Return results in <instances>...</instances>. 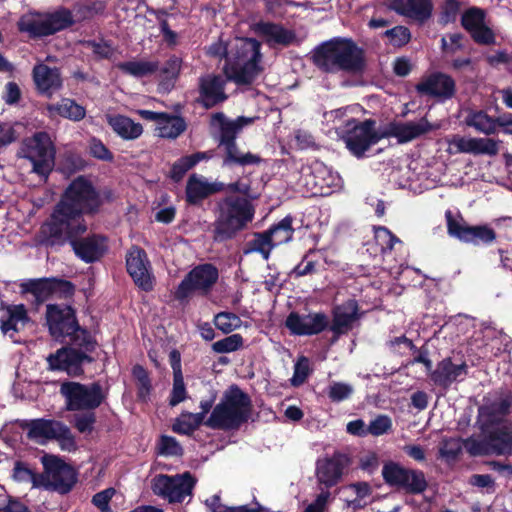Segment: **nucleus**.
Segmentation results:
<instances>
[{
	"mask_svg": "<svg viewBox=\"0 0 512 512\" xmlns=\"http://www.w3.org/2000/svg\"><path fill=\"white\" fill-rule=\"evenodd\" d=\"M102 204L100 194L83 176L66 188L50 218L39 231V241L46 246H62L68 239L84 234L87 225L83 214L96 212Z\"/></svg>",
	"mask_w": 512,
	"mask_h": 512,
	"instance_id": "1",
	"label": "nucleus"
},
{
	"mask_svg": "<svg viewBox=\"0 0 512 512\" xmlns=\"http://www.w3.org/2000/svg\"><path fill=\"white\" fill-rule=\"evenodd\" d=\"M206 53L215 58H226L224 73L228 80L236 84H250L262 72L261 43L254 38H236L228 51L221 40L213 42Z\"/></svg>",
	"mask_w": 512,
	"mask_h": 512,
	"instance_id": "2",
	"label": "nucleus"
},
{
	"mask_svg": "<svg viewBox=\"0 0 512 512\" xmlns=\"http://www.w3.org/2000/svg\"><path fill=\"white\" fill-rule=\"evenodd\" d=\"M313 59L315 65L326 72L358 74L365 66L362 49L347 38H334L321 44L316 48Z\"/></svg>",
	"mask_w": 512,
	"mask_h": 512,
	"instance_id": "3",
	"label": "nucleus"
},
{
	"mask_svg": "<svg viewBox=\"0 0 512 512\" xmlns=\"http://www.w3.org/2000/svg\"><path fill=\"white\" fill-rule=\"evenodd\" d=\"M250 414V397L238 386L232 385L223 393L205 425L212 429L235 430L249 419Z\"/></svg>",
	"mask_w": 512,
	"mask_h": 512,
	"instance_id": "4",
	"label": "nucleus"
},
{
	"mask_svg": "<svg viewBox=\"0 0 512 512\" xmlns=\"http://www.w3.org/2000/svg\"><path fill=\"white\" fill-rule=\"evenodd\" d=\"M252 203L243 197L229 196L218 203V215L214 222V239L223 241L232 238L254 217Z\"/></svg>",
	"mask_w": 512,
	"mask_h": 512,
	"instance_id": "5",
	"label": "nucleus"
},
{
	"mask_svg": "<svg viewBox=\"0 0 512 512\" xmlns=\"http://www.w3.org/2000/svg\"><path fill=\"white\" fill-rule=\"evenodd\" d=\"M74 23L73 15L66 8H58L50 13H28L23 15L18 26L30 37L41 38L64 30Z\"/></svg>",
	"mask_w": 512,
	"mask_h": 512,
	"instance_id": "6",
	"label": "nucleus"
},
{
	"mask_svg": "<svg viewBox=\"0 0 512 512\" xmlns=\"http://www.w3.org/2000/svg\"><path fill=\"white\" fill-rule=\"evenodd\" d=\"M375 124L373 120L359 122L347 118L343 125H336V132L344 140L347 149L360 158L382 138L375 130Z\"/></svg>",
	"mask_w": 512,
	"mask_h": 512,
	"instance_id": "7",
	"label": "nucleus"
},
{
	"mask_svg": "<svg viewBox=\"0 0 512 512\" xmlns=\"http://www.w3.org/2000/svg\"><path fill=\"white\" fill-rule=\"evenodd\" d=\"M483 438L470 437L464 447L473 456L494 454L512 455V423H504L498 428L482 432Z\"/></svg>",
	"mask_w": 512,
	"mask_h": 512,
	"instance_id": "8",
	"label": "nucleus"
},
{
	"mask_svg": "<svg viewBox=\"0 0 512 512\" xmlns=\"http://www.w3.org/2000/svg\"><path fill=\"white\" fill-rule=\"evenodd\" d=\"M60 394L65 400L67 411L95 410L105 399L99 383L85 385L74 381H65L60 385Z\"/></svg>",
	"mask_w": 512,
	"mask_h": 512,
	"instance_id": "9",
	"label": "nucleus"
},
{
	"mask_svg": "<svg viewBox=\"0 0 512 512\" xmlns=\"http://www.w3.org/2000/svg\"><path fill=\"white\" fill-rule=\"evenodd\" d=\"M197 479L190 473L156 475L151 482L153 493L169 503H182L193 495Z\"/></svg>",
	"mask_w": 512,
	"mask_h": 512,
	"instance_id": "10",
	"label": "nucleus"
},
{
	"mask_svg": "<svg viewBox=\"0 0 512 512\" xmlns=\"http://www.w3.org/2000/svg\"><path fill=\"white\" fill-rule=\"evenodd\" d=\"M301 183L312 196H328L342 187L339 174L320 161L302 170Z\"/></svg>",
	"mask_w": 512,
	"mask_h": 512,
	"instance_id": "11",
	"label": "nucleus"
},
{
	"mask_svg": "<svg viewBox=\"0 0 512 512\" xmlns=\"http://www.w3.org/2000/svg\"><path fill=\"white\" fill-rule=\"evenodd\" d=\"M41 463L44 467L41 488L57 491L61 494H66L72 489L77 477L75 470L70 465L59 457L49 454L41 457Z\"/></svg>",
	"mask_w": 512,
	"mask_h": 512,
	"instance_id": "12",
	"label": "nucleus"
},
{
	"mask_svg": "<svg viewBox=\"0 0 512 512\" xmlns=\"http://www.w3.org/2000/svg\"><path fill=\"white\" fill-rule=\"evenodd\" d=\"M46 319L49 331L53 337L71 336L80 332L83 335L85 350L90 351L93 349L94 343L89 335L79 328L74 310L70 306L48 305Z\"/></svg>",
	"mask_w": 512,
	"mask_h": 512,
	"instance_id": "13",
	"label": "nucleus"
},
{
	"mask_svg": "<svg viewBox=\"0 0 512 512\" xmlns=\"http://www.w3.org/2000/svg\"><path fill=\"white\" fill-rule=\"evenodd\" d=\"M26 158L32 164V171L47 178L54 167L55 149L46 132H38L26 142Z\"/></svg>",
	"mask_w": 512,
	"mask_h": 512,
	"instance_id": "14",
	"label": "nucleus"
},
{
	"mask_svg": "<svg viewBox=\"0 0 512 512\" xmlns=\"http://www.w3.org/2000/svg\"><path fill=\"white\" fill-rule=\"evenodd\" d=\"M445 217L448 234L462 242L489 245L496 239L495 231L487 225L468 226L461 216H454L450 210L446 211Z\"/></svg>",
	"mask_w": 512,
	"mask_h": 512,
	"instance_id": "15",
	"label": "nucleus"
},
{
	"mask_svg": "<svg viewBox=\"0 0 512 512\" xmlns=\"http://www.w3.org/2000/svg\"><path fill=\"white\" fill-rule=\"evenodd\" d=\"M218 277V270L212 264L194 267L179 284L176 290L177 299L184 300L193 292L207 294L217 282Z\"/></svg>",
	"mask_w": 512,
	"mask_h": 512,
	"instance_id": "16",
	"label": "nucleus"
},
{
	"mask_svg": "<svg viewBox=\"0 0 512 512\" xmlns=\"http://www.w3.org/2000/svg\"><path fill=\"white\" fill-rule=\"evenodd\" d=\"M511 404V394L505 393L494 401L481 406L477 417V423L481 432L498 428L504 423H512L506 419L510 412Z\"/></svg>",
	"mask_w": 512,
	"mask_h": 512,
	"instance_id": "17",
	"label": "nucleus"
},
{
	"mask_svg": "<svg viewBox=\"0 0 512 512\" xmlns=\"http://www.w3.org/2000/svg\"><path fill=\"white\" fill-rule=\"evenodd\" d=\"M421 96H429L441 101L450 99L456 91L453 78L442 72H433L423 76L415 86Z\"/></svg>",
	"mask_w": 512,
	"mask_h": 512,
	"instance_id": "18",
	"label": "nucleus"
},
{
	"mask_svg": "<svg viewBox=\"0 0 512 512\" xmlns=\"http://www.w3.org/2000/svg\"><path fill=\"white\" fill-rule=\"evenodd\" d=\"M127 271L135 284L145 291L153 288L151 264L144 250L132 247L126 256Z\"/></svg>",
	"mask_w": 512,
	"mask_h": 512,
	"instance_id": "19",
	"label": "nucleus"
},
{
	"mask_svg": "<svg viewBox=\"0 0 512 512\" xmlns=\"http://www.w3.org/2000/svg\"><path fill=\"white\" fill-rule=\"evenodd\" d=\"M485 19L486 13L483 9L471 7L462 14L461 24L475 42L490 45L495 42V35L487 26Z\"/></svg>",
	"mask_w": 512,
	"mask_h": 512,
	"instance_id": "20",
	"label": "nucleus"
},
{
	"mask_svg": "<svg viewBox=\"0 0 512 512\" xmlns=\"http://www.w3.org/2000/svg\"><path fill=\"white\" fill-rule=\"evenodd\" d=\"M439 128L440 124L430 123L423 117L417 121L391 123L386 135L396 138L399 143H407Z\"/></svg>",
	"mask_w": 512,
	"mask_h": 512,
	"instance_id": "21",
	"label": "nucleus"
},
{
	"mask_svg": "<svg viewBox=\"0 0 512 512\" xmlns=\"http://www.w3.org/2000/svg\"><path fill=\"white\" fill-rule=\"evenodd\" d=\"M85 361L90 362L91 358L74 348H61L47 357L50 369L65 371L69 375L81 374V366Z\"/></svg>",
	"mask_w": 512,
	"mask_h": 512,
	"instance_id": "22",
	"label": "nucleus"
},
{
	"mask_svg": "<svg viewBox=\"0 0 512 512\" xmlns=\"http://www.w3.org/2000/svg\"><path fill=\"white\" fill-rule=\"evenodd\" d=\"M328 317L324 313L301 315L292 312L286 319V327L294 335H314L322 332L328 326Z\"/></svg>",
	"mask_w": 512,
	"mask_h": 512,
	"instance_id": "23",
	"label": "nucleus"
},
{
	"mask_svg": "<svg viewBox=\"0 0 512 512\" xmlns=\"http://www.w3.org/2000/svg\"><path fill=\"white\" fill-rule=\"evenodd\" d=\"M252 29L270 47H287L297 40L293 30L273 22L259 21L253 24Z\"/></svg>",
	"mask_w": 512,
	"mask_h": 512,
	"instance_id": "24",
	"label": "nucleus"
},
{
	"mask_svg": "<svg viewBox=\"0 0 512 512\" xmlns=\"http://www.w3.org/2000/svg\"><path fill=\"white\" fill-rule=\"evenodd\" d=\"M21 287L24 292L33 294L38 301H44L57 293L70 295L74 290L70 282L56 278L30 279L22 283Z\"/></svg>",
	"mask_w": 512,
	"mask_h": 512,
	"instance_id": "25",
	"label": "nucleus"
},
{
	"mask_svg": "<svg viewBox=\"0 0 512 512\" xmlns=\"http://www.w3.org/2000/svg\"><path fill=\"white\" fill-rule=\"evenodd\" d=\"M226 81L219 75L207 74L199 78V101L211 108L227 99L224 91Z\"/></svg>",
	"mask_w": 512,
	"mask_h": 512,
	"instance_id": "26",
	"label": "nucleus"
},
{
	"mask_svg": "<svg viewBox=\"0 0 512 512\" xmlns=\"http://www.w3.org/2000/svg\"><path fill=\"white\" fill-rule=\"evenodd\" d=\"M347 458L341 454L319 459L316 463V477L320 484L330 488L336 485L343 474Z\"/></svg>",
	"mask_w": 512,
	"mask_h": 512,
	"instance_id": "27",
	"label": "nucleus"
},
{
	"mask_svg": "<svg viewBox=\"0 0 512 512\" xmlns=\"http://www.w3.org/2000/svg\"><path fill=\"white\" fill-rule=\"evenodd\" d=\"M2 334L9 336L12 342H18L14 335L22 331L29 323L30 317L23 304L2 305Z\"/></svg>",
	"mask_w": 512,
	"mask_h": 512,
	"instance_id": "28",
	"label": "nucleus"
},
{
	"mask_svg": "<svg viewBox=\"0 0 512 512\" xmlns=\"http://www.w3.org/2000/svg\"><path fill=\"white\" fill-rule=\"evenodd\" d=\"M386 6L399 15L419 22L430 18L433 9L430 0H387Z\"/></svg>",
	"mask_w": 512,
	"mask_h": 512,
	"instance_id": "29",
	"label": "nucleus"
},
{
	"mask_svg": "<svg viewBox=\"0 0 512 512\" xmlns=\"http://www.w3.org/2000/svg\"><path fill=\"white\" fill-rule=\"evenodd\" d=\"M71 237L66 242H70L75 254L86 263H92L98 260L106 249L105 238L93 235L81 240Z\"/></svg>",
	"mask_w": 512,
	"mask_h": 512,
	"instance_id": "30",
	"label": "nucleus"
},
{
	"mask_svg": "<svg viewBox=\"0 0 512 512\" xmlns=\"http://www.w3.org/2000/svg\"><path fill=\"white\" fill-rule=\"evenodd\" d=\"M253 118L238 117L235 120H228L224 114L216 113L212 116L211 123L220 130V145L226 146L235 143L237 134L243 127L250 125Z\"/></svg>",
	"mask_w": 512,
	"mask_h": 512,
	"instance_id": "31",
	"label": "nucleus"
},
{
	"mask_svg": "<svg viewBox=\"0 0 512 512\" xmlns=\"http://www.w3.org/2000/svg\"><path fill=\"white\" fill-rule=\"evenodd\" d=\"M33 80L37 90L48 96H51L62 86V78L59 70L43 63L34 66Z\"/></svg>",
	"mask_w": 512,
	"mask_h": 512,
	"instance_id": "32",
	"label": "nucleus"
},
{
	"mask_svg": "<svg viewBox=\"0 0 512 512\" xmlns=\"http://www.w3.org/2000/svg\"><path fill=\"white\" fill-rule=\"evenodd\" d=\"M357 319L358 304L355 300H348L334 308L330 329L337 335L347 333Z\"/></svg>",
	"mask_w": 512,
	"mask_h": 512,
	"instance_id": "33",
	"label": "nucleus"
},
{
	"mask_svg": "<svg viewBox=\"0 0 512 512\" xmlns=\"http://www.w3.org/2000/svg\"><path fill=\"white\" fill-rule=\"evenodd\" d=\"M222 189V183L208 182L205 177L193 174L187 181L186 198L189 203L197 204L204 198Z\"/></svg>",
	"mask_w": 512,
	"mask_h": 512,
	"instance_id": "34",
	"label": "nucleus"
},
{
	"mask_svg": "<svg viewBox=\"0 0 512 512\" xmlns=\"http://www.w3.org/2000/svg\"><path fill=\"white\" fill-rule=\"evenodd\" d=\"M467 373L465 363L454 364L451 359H443L438 363L436 369L432 372L433 382L442 387L450 386L454 381L464 377Z\"/></svg>",
	"mask_w": 512,
	"mask_h": 512,
	"instance_id": "35",
	"label": "nucleus"
},
{
	"mask_svg": "<svg viewBox=\"0 0 512 512\" xmlns=\"http://www.w3.org/2000/svg\"><path fill=\"white\" fill-rule=\"evenodd\" d=\"M106 121L112 130L124 140H135L143 133L140 123L120 114H106Z\"/></svg>",
	"mask_w": 512,
	"mask_h": 512,
	"instance_id": "36",
	"label": "nucleus"
},
{
	"mask_svg": "<svg viewBox=\"0 0 512 512\" xmlns=\"http://www.w3.org/2000/svg\"><path fill=\"white\" fill-rule=\"evenodd\" d=\"M62 422L47 419H34L27 424L28 437L38 444L54 440Z\"/></svg>",
	"mask_w": 512,
	"mask_h": 512,
	"instance_id": "37",
	"label": "nucleus"
},
{
	"mask_svg": "<svg viewBox=\"0 0 512 512\" xmlns=\"http://www.w3.org/2000/svg\"><path fill=\"white\" fill-rule=\"evenodd\" d=\"M46 110L50 118L59 116L71 121H80L86 115L85 108L70 98H62L57 103L48 104Z\"/></svg>",
	"mask_w": 512,
	"mask_h": 512,
	"instance_id": "38",
	"label": "nucleus"
},
{
	"mask_svg": "<svg viewBox=\"0 0 512 512\" xmlns=\"http://www.w3.org/2000/svg\"><path fill=\"white\" fill-rule=\"evenodd\" d=\"M186 129L185 121L178 116L163 114L156 130L157 135L161 138L175 139L181 135Z\"/></svg>",
	"mask_w": 512,
	"mask_h": 512,
	"instance_id": "39",
	"label": "nucleus"
},
{
	"mask_svg": "<svg viewBox=\"0 0 512 512\" xmlns=\"http://www.w3.org/2000/svg\"><path fill=\"white\" fill-rule=\"evenodd\" d=\"M465 122L469 127L474 128L477 132L491 135L497 130V118L489 116L485 111H471L465 118Z\"/></svg>",
	"mask_w": 512,
	"mask_h": 512,
	"instance_id": "40",
	"label": "nucleus"
},
{
	"mask_svg": "<svg viewBox=\"0 0 512 512\" xmlns=\"http://www.w3.org/2000/svg\"><path fill=\"white\" fill-rule=\"evenodd\" d=\"M124 73L136 78L152 75L159 70V62L153 60H133L118 64Z\"/></svg>",
	"mask_w": 512,
	"mask_h": 512,
	"instance_id": "41",
	"label": "nucleus"
},
{
	"mask_svg": "<svg viewBox=\"0 0 512 512\" xmlns=\"http://www.w3.org/2000/svg\"><path fill=\"white\" fill-rule=\"evenodd\" d=\"M293 232L292 218L290 216H286L266 233L269 240L272 242V245L275 247L289 242L292 239Z\"/></svg>",
	"mask_w": 512,
	"mask_h": 512,
	"instance_id": "42",
	"label": "nucleus"
},
{
	"mask_svg": "<svg viewBox=\"0 0 512 512\" xmlns=\"http://www.w3.org/2000/svg\"><path fill=\"white\" fill-rule=\"evenodd\" d=\"M345 491L352 498L348 500V505L354 509L362 508L368 504V498L371 495V487L366 482H357L348 485Z\"/></svg>",
	"mask_w": 512,
	"mask_h": 512,
	"instance_id": "43",
	"label": "nucleus"
},
{
	"mask_svg": "<svg viewBox=\"0 0 512 512\" xmlns=\"http://www.w3.org/2000/svg\"><path fill=\"white\" fill-rule=\"evenodd\" d=\"M226 156L224 158L223 164H238L241 166L252 165L260 163L261 159L258 155L252 154L250 152L242 153L238 150L236 143L229 144L225 146Z\"/></svg>",
	"mask_w": 512,
	"mask_h": 512,
	"instance_id": "44",
	"label": "nucleus"
},
{
	"mask_svg": "<svg viewBox=\"0 0 512 512\" xmlns=\"http://www.w3.org/2000/svg\"><path fill=\"white\" fill-rule=\"evenodd\" d=\"M427 485L422 471L406 468L404 483L400 489L410 494H420L426 490Z\"/></svg>",
	"mask_w": 512,
	"mask_h": 512,
	"instance_id": "45",
	"label": "nucleus"
},
{
	"mask_svg": "<svg viewBox=\"0 0 512 512\" xmlns=\"http://www.w3.org/2000/svg\"><path fill=\"white\" fill-rule=\"evenodd\" d=\"M203 423V414L182 413L173 424V431L188 435Z\"/></svg>",
	"mask_w": 512,
	"mask_h": 512,
	"instance_id": "46",
	"label": "nucleus"
},
{
	"mask_svg": "<svg viewBox=\"0 0 512 512\" xmlns=\"http://www.w3.org/2000/svg\"><path fill=\"white\" fill-rule=\"evenodd\" d=\"M406 467L399 463L390 461L384 464L382 468V477L386 484L400 489L404 483Z\"/></svg>",
	"mask_w": 512,
	"mask_h": 512,
	"instance_id": "47",
	"label": "nucleus"
},
{
	"mask_svg": "<svg viewBox=\"0 0 512 512\" xmlns=\"http://www.w3.org/2000/svg\"><path fill=\"white\" fill-rule=\"evenodd\" d=\"M12 477L19 483H29L33 488L42 487V474L34 473L27 465L22 462H16L13 468Z\"/></svg>",
	"mask_w": 512,
	"mask_h": 512,
	"instance_id": "48",
	"label": "nucleus"
},
{
	"mask_svg": "<svg viewBox=\"0 0 512 512\" xmlns=\"http://www.w3.org/2000/svg\"><path fill=\"white\" fill-rule=\"evenodd\" d=\"M132 374L137 381L138 397L146 401L152 389L147 371L142 366L136 365L133 367Z\"/></svg>",
	"mask_w": 512,
	"mask_h": 512,
	"instance_id": "49",
	"label": "nucleus"
},
{
	"mask_svg": "<svg viewBox=\"0 0 512 512\" xmlns=\"http://www.w3.org/2000/svg\"><path fill=\"white\" fill-rule=\"evenodd\" d=\"M499 152V141L491 138H473L471 154L495 156Z\"/></svg>",
	"mask_w": 512,
	"mask_h": 512,
	"instance_id": "50",
	"label": "nucleus"
},
{
	"mask_svg": "<svg viewBox=\"0 0 512 512\" xmlns=\"http://www.w3.org/2000/svg\"><path fill=\"white\" fill-rule=\"evenodd\" d=\"M215 326L224 333H230L241 326V319L234 313L220 312L215 316Z\"/></svg>",
	"mask_w": 512,
	"mask_h": 512,
	"instance_id": "51",
	"label": "nucleus"
},
{
	"mask_svg": "<svg viewBox=\"0 0 512 512\" xmlns=\"http://www.w3.org/2000/svg\"><path fill=\"white\" fill-rule=\"evenodd\" d=\"M243 345V338L240 334H232L224 339L216 341L212 344V349L216 353H231Z\"/></svg>",
	"mask_w": 512,
	"mask_h": 512,
	"instance_id": "52",
	"label": "nucleus"
},
{
	"mask_svg": "<svg viewBox=\"0 0 512 512\" xmlns=\"http://www.w3.org/2000/svg\"><path fill=\"white\" fill-rule=\"evenodd\" d=\"M353 392V386L344 382H333L328 388V396L333 402L344 401L348 399Z\"/></svg>",
	"mask_w": 512,
	"mask_h": 512,
	"instance_id": "53",
	"label": "nucleus"
},
{
	"mask_svg": "<svg viewBox=\"0 0 512 512\" xmlns=\"http://www.w3.org/2000/svg\"><path fill=\"white\" fill-rule=\"evenodd\" d=\"M273 247L274 246L272 245V242L269 240L267 233L265 232L255 236V238L251 241L250 249L246 251V253L258 252L265 260H268Z\"/></svg>",
	"mask_w": 512,
	"mask_h": 512,
	"instance_id": "54",
	"label": "nucleus"
},
{
	"mask_svg": "<svg viewBox=\"0 0 512 512\" xmlns=\"http://www.w3.org/2000/svg\"><path fill=\"white\" fill-rule=\"evenodd\" d=\"M459 11L460 3L457 0H445L442 5L439 22L443 25L455 22Z\"/></svg>",
	"mask_w": 512,
	"mask_h": 512,
	"instance_id": "55",
	"label": "nucleus"
},
{
	"mask_svg": "<svg viewBox=\"0 0 512 512\" xmlns=\"http://www.w3.org/2000/svg\"><path fill=\"white\" fill-rule=\"evenodd\" d=\"M54 440L59 443L61 449L64 451L70 452L76 449L75 437L73 436L70 428L64 423L61 424Z\"/></svg>",
	"mask_w": 512,
	"mask_h": 512,
	"instance_id": "56",
	"label": "nucleus"
},
{
	"mask_svg": "<svg viewBox=\"0 0 512 512\" xmlns=\"http://www.w3.org/2000/svg\"><path fill=\"white\" fill-rule=\"evenodd\" d=\"M158 452L165 456H179L182 454V447L175 438L162 436L158 443Z\"/></svg>",
	"mask_w": 512,
	"mask_h": 512,
	"instance_id": "57",
	"label": "nucleus"
},
{
	"mask_svg": "<svg viewBox=\"0 0 512 512\" xmlns=\"http://www.w3.org/2000/svg\"><path fill=\"white\" fill-rule=\"evenodd\" d=\"M392 427V421L390 417L386 415H378L373 419L367 426L368 434L373 436H380L387 433Z\"/></svg>",
	"mask_w": 512,
	"mask_h": 512,
	"instance_id": "58",
	"label": "nucleus"
},
{
	"mask_svg": "<svg viewBox=\"0 0 512 512\" xmlns=\"http://www.w3.org/2000/svg\"><path fill=\"white\" fill-rule=\"evenodd\" d=\"M375 240L380 246L381 251L391 250L398 238L394 236L386 227L375 228Z\"/></svg>",
	"mask_w": 512,
	"mask_h": 512,
	"instance_id": "59",
	"label": "nucleus"
},
{
	"mask_svg": "<svg viewBox=\"0 0 512 512\" xmlns=\"http://www.w3.org/2000/svg\"><path fill=\"white\" fill-rule=\"evenodd\" d=\"M385 36L394 46H402L409 42L411 34L408 28L404 26H396L385 32Z\"/></svg>",
	"mask_w": 512,
	"mask_h": 512,
	"instance_id": "60",
	"label": "nucleus"
},
{
	"mask_svg": "<svg viewBox=\"0 0 512 512\" xmlns=\"http://www.w3.org/2000/svg\"><path fill=\"white\" fill-rule=\"evenodd\" d=\"M96 422L93 410L74 416V425L80 433H91Z\"/></svg>",
	"mask_w": 512,
	"mask_h": 512,
	"instance_id": "61",
	"label": "nucleus"
},
{
	"mask_svg": "<svg viewBox=\"0 0 512 512\" xmlns=\"http://www.w3.org/2000/svg\"><path fill=\"white\" fill-rule=\"evenodd\" d=\"M310 372L309 360L306 357H300L294 366V374L291 383L299 386L305 382Z\"/></svg>",
	"mask_w": 512,
	"mask_h": 512,
	"instance_id": "62",
	"label": "nucleus"
},
{
	"mask_svg": "<svg viewBox=\"0 0 512 512\" xmlns=\"http://www.w3.org/2000/svg\"><path fill=\"white\" fill-rule=\"evenodd\" d=\"M181 66L182 60L177 56H171L159 71L164 79L174 80L179 75Z\"/></svg>",
	"mask_w": 512,
	"mask_h": 512,
	"instance_id": "63",
	"label": "nucleus"
},
{
	"mask_svg": "<svg viewBox=\"0 0 512 512\" xmlns=\"http://www.w3.org/2000/svg\"><path fill=\"white\" fill-rule=\"evenodd\" d=\"M115 492L114 488H107L96 493L92 498L93 505L101 512H112L109 503L115 495Z\"/></svg>",
	"mask_w": 512,
	"mask_h": 512,
	"instance_id": "64",
	"label": "nucleus"
}]
</instances>
